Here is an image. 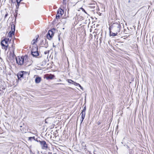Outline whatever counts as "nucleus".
<instances>
[{"mask_svg":"<svg viewBox=\"0 0 154 154\" xmlns=\"http://www.w3.org/2000/svg\"><path fill=\"white\" fill-rule=\"evenodd\" d=\"M15 30V26L14 25H11V31L14 34V31Z\"/></svg>","mask_w":154,"mask_h":154,"instance_id":"nucleus-13","label":"nucleus"},{"mask_svg":"<svg viewBox=\"0 0 154 154\" xmlns=\"http://www.w3.org/2000/svg\"><path fill=\"white\" fill-rule=\"evenodd\" d=\"M49 52V51H46L44 53L45 54H48Z\"/></svg>","mask_w":154,"mask_h":154,"instance_id":"nucleus-25","label":"nucleus"},{"mask_svg":"<svg viewBox=\"0 0 154 154\" xmlns=\"http://www.w3.org/2000/svg\"><path fill=\"white\" fill-rule=\"evenodd\" d=\"M38 37H37L35 39H34L32 40V42H31V44L32 45H33L35 44L37 42V39L38 38Z\"/></svg>","mask_w":154,"mask_h":154,"instance_id":"nucleus-12","label":"nucleus"},{"mask_svg":"<svg viewBox=\"0 0 154 154\" xmlns=\"http://www.w3.org/2000/svg\"><path fill=\"white\" fill-rule=\"evenodd\" d=\"M23 64L25 66L26 65L28 66H30L32 64V62L27 55L23 56Z\"/></svg>","mask_w":154,"mask_h":154,"instance_id":"nucleus-3","label":"nucleus"},{"mask_svg":"<svg viewBox=\"0 0 154 154\" xmlns=\"http://www.w3.org/2000/svg\"><path fill=\"white\" fill-rule=\"evenodd\" d=\"M74 84L76 86L80 85V84L78 83L74 82Z\"/></svg>","mask_w":154,"mask_h":154,"instance_id":"nucleus-22","label":"nucleus"},{"mask_svg":"<svg viewBox=\"0 0 154 154\" xmlns=\"http://www.w3.org/2000/svg\"><path fill=\"white\" fill-rule=\"evenodd\" d=\"M44 45L45 46V47L46 48H47L48 46V43H47V44H45Z\"/></svg>","mask_w":154,"mask_h":154,"instance_id":"nucleus-29","label":"nucleus"},{"mask_svg":"<svg viewBox=\"0 0 154 154\" xmlns=\"http://www.w3.org/2000/svg\"><path fill=\"white\" fill-rule=\"evenodd\" d=\"M8 14L7 13L5 15V18L6 17L8 16Z\"/></svg>","mask_w":154,"mask_h":154,"instance_id":"nucleus-30","label":"nucleus"},{"mask_svg":"<svg viewBox=\"0 0 154 154\" xmlns=\"http://www.w3.org/2000/svg\"><path fill=\"white\" fill-rule=\"evenodd\" d=\"M26 72L24 71H21L20 72H19L18 73L17 75V77L18 78V79H19L21 77H23V75L24 74V73H25Z\"/></svg>","mask_w":154,"mask_h":154,"instance_id":"nucleus-9","label":"nucleus"},{"mask_svg":"<svg viewBox=\"0 0 154 154\" xmlns=\"http://www.w3.org/2000/svg\"><path fill=\"white\" fill-rule=\"evenodd\" d=\"M81 9L82 10V11H84V12H85V13H86V12L85 11L83 8H81Z\"/></svg>","mask_w":154,"mask_h":154,"instance_id":"nucleus-26","label":"nucleus"},{"mask_svg":"<svg viewBox=\"0 0 154 154\" xmlns=\"http://www.w3.org/2000/svg\"><path fill=\"white\" fill-rule=\"evenodd\" d=\"M38 50V48L36 45H34L32 47L31 54L33 57H37L39 55Z\"/></svg>","mask_w":154,"mask_h":154,"instance_id":"nucleus-2","label":"nucleus"},{"mask_svg":"<svg viewBox=\"0 0 154 154\" xmlns=\"http://www.w3.org/2000/svg\"><path fill=\"white\" fill-rule=\"evenodd\" d=\"M5 40H7V41L9 43H10V41H11V39H9V38H5Z\"/></svg>","mask_w":154,"mask_h":154,"instance_id":"nucleus-21","label":"nucleus"},{"mask_svg":"<svg viewBox=\"0 0 154 154\" xmlns=\"http://www.w3.org/2000/svg\"><path fill=\"white\" fill-rule=\"evenodd\" d=\"M79 86L80 88L82 90V87L81 86V85H79Z\"/></svg>","mask_w":154,"mask_h":154,"instance_id":"nucleus-31","label":"nucleus"},{"mask_svg":"<svg viewBox=\"0 0 154 154\" xmlns=\"http://www.w3.org/2000/svg\"><path fill=\"white\" fill-rule=\"evenodd\" d=\"M41 81V78L39 77H37L35 79V82L36 83H39Z\"/></svg>","mask_w":154,"mask_h":154,"instance_id":"nucleus-11","label":"nucleus"},{"mask_svg":"<svg viewBox=\"0 0 154 154\" xmlns=\"http://www.w3.org/2000/svg\"><path fill=\"white\" fill-rule=\"evenodd\" d=\"M12 47L13 49V51H14L15 48H14V44H13L12 45Z\"/></svg>","mask_w":154,"mask_h":154,"instance_id":"nucleus-24","label":"nucleus"},{"mask_svg":"<svg viewBox=\"0 0 154 154\" xmlns=\"http://www.w3.org/2000/svg\"><path fill=\"white\" fill-rule=\"evenodd\" d=\"M121 28L120 23H113L109 28L110 36H115L117 35L120 32Z\"/></svg>","mask_w":154,"mask_h":154,"instance_id":"nucleus-1","label":"nucleus"},{"mask_svg":"<svg viewBox=\"0 0 154 154\" xmlns=\"http://www.w3.org/2000/svg\"><path fill=\"white\" fill-rule=\"evenodd\" d=\"M12 34H14H14L12 33V32H11V31H10L8 33V36H9L10 38H11L12 37Z\"/></svg>","mask_w":154,"mask_h":154,"instance_id":"nucleus-17","label":"nucleus"},{"mask_svg":"<svg viewBox=\"0 0 154 154\" xmlns=\"http://www.w3.org/2000/svg\"><path fill=\"white\" fill-rule=\"evenodd\" d=\"M16 2L17 3V4L16 5V6L17 8H18L20 5V2H19V0H16Z\"/></svg>","mask_w":154,"mask_h":154,"instance_id":"nucleus-19","label":"nucleus"},{"mask_svg":"<svg viewBox=\"0 0 154 154\" xmlns=\"http://www.w3.org/2000/svg\"><path fill=\"white\" fill-rule=\"evenodd\" d=\"M16 59L17 63L19 65H22L23 64V56H18L17 57H16Z\"/></svg>","mask_w":154,"mask_h":154,"instance_id":"nucleus-5","label":"nucleus"},{"mask_svg":"<svg viewBox=\"0 0 154 154\" xmlns=\"http://www.w3.org/2000/svg\"><path fill=\"white\" fill-rule=\"evenodd\" d=\"M81 123H82V122L83 120H82V119L81 120Z\"/></svg>","mask_w":154,"mask_h":154,"instance_id":"nucleus-33","label":"nucleus"},{"mask_svg":"<svg viewBox=\"0 0 154 154\" xmlns=\"http://www.w3.org/2000/svg\"><path fill=\"white\" fill-rule=\"evenodd\" d=\"M22 0H20V1H19V2H20L21 1H22Z\"/></svg>","mask_w":154,"mask_h":154,"instance_id":"nucleus-35","label":"nucleus"},{"mask_svg":"<svg viewBox=\"0 0 154 154\" xmlns=\"http://www.w3.org/2000/svg\"><path fill=\"white\" fill-rule=\"evenodd\" d=\"M83 109H85L86 110V106H85H85L84 107Z\"/></svg>","mask_w":154,"mask_h":154,"instance_id":"nucleus-32","label":"nucleus"},{"mask_svg":"<svg viewBox=\"0 0 154 154\" xmlns=\"http://www.w3.org/2000/svg\"><path fill=\"white\" fill-rule=\"evenodd\" d=\"M57 85H59V84H62V83H57Z\"/></svg>","mask_w":154,"mask_h":154,"instance_id":"nucleus-34","label":"nucleus"},{"mask_svg":"<svg viewBox=\"0 0 154 154\" xmlns=\"http://www.w3.org/2000/svg\"><path fill=\"white\" fill-rule=\"evenodd\" d=\"M7 40H5V39L2 40L1 42V45L2 46V48L6 51L8 47L9 43L7 41Z\"/></svg>","mask_w":154,"mask_h":154,"instance_id":"nucleus-4","label":"nucleus"},{"mask_svg":"<svg viewBox=\"0 0 154 154\" xmlns=\"http://www.w3.org/2000/svg\"><path fill=\"white\" fill-rule=\"evenodd\" d=\"M6 67L4 68L3 66L0 67V72H2L3 74H4L6 72Z\"/></svg>","mask_w":154,"mask_h":154,"instance_id":"nucleus-10","label":"nucleus"},{"mask_svg":"<svg viewBox=\"0 0 154 154\" xmlns=\"http://www.w3.org/2000/svg\"><path fill=\"white\" fill-rule=\"evenodd\" d=\"M63 3L64 4H66V0H63Z\"/></svg>","mask_w":154,"mask_h":154,"instance_id":"nucleus-27","label":"nucleus"},{"mask_svg":"<svg viewBox=\"0 0 154 154\" xmlns=\"http://www.w3.org/2000/svg\"><path fill=\"white\" fill-rule=\"evenodd\" d=\"M40 144H41L42 149H45L48 147L46 142L45 141H40Z\"/></svg>","mask_w":154,"mask_h":154,"instance_id":"nucleus-8","label":"nucleus"},{"mask_svg":"<svg viewBox=\"0 0 154 154\" xmlns=\"http://www.w3.org/2000/svg\"><path fill=\"white\" fill-rule=\"evenodd\" d=\"M56 154V153H54V154Z\"/></svg>","mask_w":154,"mask_h":154,"instance_id":"nucleus-38","label":"nucleus"},{"mask_svg":"<svg viewBox=\"0 0 154 154\" xmlns=\"http://www.w3.org/2000/svg\"><path fill=\"white\" fill-rule=\"evenodd\" d=\"M10 56L13 58H14V57L16 56V55L14 54V51H12V52L10 53Z\"/></svg>","mask_w":154,"mask_h":154,"instance_id":"nucleus-14","label":"nucleus"},{"mask_svg":"<svg viewBox=\"0 0 154 154\" xmlns=\"http://www.w3.org/2000/svg\"><path fill=\"white\" fill-rule=\"evenodd\" d=\"M54 34L52 30H49L47 34L46 37L48 39L50 40L52 38L53 36L54 35Z\"/></svg>","mask_w":154,"mask_h":154,"instance_id":"nucleus-7","label":"nucleus"},{"mask_svg":"<svg viewBox=\"0 0 154 154\" xmlns=\"http://www.w3.org/2000/svg\"><path fill=\"white\" fill-rule=\"evenodd\" d=\"M101 122L100 121H98L97 122V125H100L101 124Z\"/></svg>","mask_w":154,"mask_h":154,"instance_id":"nucleus-28","label":"nucleus"},{"mask_svg":"<svg viewBox=\"0 0 154 154\" xmlns=\"http://www.w3.org/2000/svg\"><path fill=\"white\" fill-rule=\"evenodd\" d=\"M80 115H81L82 119V120H83L85 116V113H84V114H83L82 113H81Z\"/></svg>","mask_w":154,"mask_h":154,"instance_id":"nucleus-16","label":"nucleus"},{"mask_svg":"<svg viewBox=\"0 0 154 154\" xmlns=\"http://www.w3.org/2000/svg\"><path fill=\"white\" fill-rule=\"evenodd\" d=\"M94 154H96L94 153Z\"/></svg>","mask_w":154,"mask_h":154,"instance_id":"nucleus-37","label":"nucleus"},{"mask_svg":"<svg viewBox=\"0 0 154 154\" xmlns=\"http://www.w3.org/2000/svg\"><path fill=\"white\" fill-rule=\"evenodd\" d=\"M68 83H72V84H73V82L74 83V81H73L71 79H68Z\"/></svg>","mask_w":154,"mask_h":154,"instance_id":"nucleus-20","label":"nucleus"},{"mask_svg":"<svg viewBox=\"0 0 154 154\" xmlns=\"http://www.w3.org/2000/svg\"><path fill=\"white\" fill-rule=\"evenodd\" d=\"M92 7L93 8H94V6H93Z\"/></svg>","mask_w":154,"mask_h":154,"instance_id":"nucleus-36","label":"nucleus"},{"mask_svg":"<svg viewBox=\"0 0 154 154\" xmlns=\"http://www.w3.org/2000/svg\"><path fill=\"white\" fill-rule=\"evenodd\" d=\"M85 110H86L85 109H83L81 113H82L83 114H84V113H85Z\"/></svg>","mask_w":154,"mask_h":154,"instance_id":"nucleus-23","label":"nucleus"},{"mask_svg":"<svg viewBox=\"0 0 154 154\" xmlns=\"http://www.w3.org/2000/svg\"><path fill=\"white\" fill-rule=\"evenodd\" d=\"M32 139H33L34 140H35V137H29V140L31 141Z\"/></svg>","mask_w":154,"mask_h":154,"instance_id":"nucleus-18","label":"nucleus"},{"mask_svg":"<svg viewBox=\"0 0 154 154\" xmlns=\"http://www.w3.org/2000/svg\"><path fill=\"white\" fill-rule=\"evenodd\" d=\"M54 77V75L50 74L48 77V78L50 79H52Z\"/></svg>","mask_w":154,"mask_h":154,"instance_id":"nucleus-15","label":"nucleus"},{"mask_svg":"<svg viewBox=\"0 0 154 154\" xmlns=\"http://www.w3.org/2000/svg\"><path fill=\"white\" fill-rule=\"evenodd\" d=\"M63 11L61 8H59L57 11V14L56 16V18L58 19L59 18L60 16L62 15L63 14Z\"/></svg>","mask_w":154,"mask_h":154,"instance_id":"nucleus-6","label":"nucleus"}]
</instances>
